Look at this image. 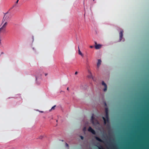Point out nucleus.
I'll use <instances>...</instances> for the list:
<instances>
[{"label": "nucleus", "instance_id": "4", "mask_svg": "<svg viewBox=\"0 0 149 149\" xmlns=\"http://www.w3.org/2000/svg\"><path fill=\"white\" fill-rule=\"evenodd\" d=\"M123 31H121L119 33V36H120V40H121L123 36Z\"/></svg>", "mask_w": 149, "mask_h": 149}, {"label": "nucleus", "instance_id": "27", "mask_svg": "<svg viewBox=\"0 0 149 149\" xmlns=\"http://www.w3.org/2000/svg\"><path fill=\"white\" fill-rule=\"evenodd\" d=\"M85 129H86V128L85 127L84 128V130H85Z\"/></svg>", "mask_w": 149, "mask_h": 149}, {"label": "nucleus", "instance_id": "3", "mask_svg": "<svg viewBox=\"0 0 149 149\" xmlns=\"http://www.w3.org/2000/svg\"><path fill=\"white\" fill-rule=\"evenodd\" d=\"M102 85L104 86V91H106L107 90V86L106 84L104 82V81L102 82Z\"/></svg>", "mask_w": 149, "mask_h": 149}, {"label": "nucleus", "instance_id": "17", "mask_svg": "<svg viewBox=\"0 0 149 149\" xmlns=\"http://www.w3.org/2000/svg\"><path fill=\"white\" fill-rule=\"evenodd\" d=\"M66 146L67 147H69V145H68V144H67V143H66Z\"/></svg>", "mask_w": 149, "mask_h": 149}, {"label": "nucleus", "instance_id": "23", "mask_svg": "<svg viewBox=\"0 0 149 149\" xmlns=\"http://www.w3.org/2000/svg\"><path fill=\"white\" fill-rule=\"evenodd\" d=\"M95 45H97V42H95Z\"/></svg>", "mask_w": 149, "mask_h": 149}, {"label": "nucleus", "instance_id": "24", "mask_svg": "<svg viewBox=\"0 0 149 149\" xmlns=\"http://www.w3.org/2000/svg\"><path fill=\"white\" fill-rule=\"evenodd\" d=\"M67 90H69V88L68 87L67 88Z\"/></svg>", "mask_w": 149, "mask_h": 149}, {"label": "nucleus", "instance_id": "6", "mask_svg": "<svg viewBox=\"0 0 149 149\" xmlns=\"http://www.w3.org/2000/svg\"><path fill=\"white\" fill-rule=\"evenodd\" d=\"M101 45H97L95 46V48L96 49H99L101 48Z\"/></svg>", "mask_w": 149, "mask_h": 149}, {"label": "nucleus", "instance_id": "29", "mask_svg": "<svg viewBox=\"0 0 149 149\" xmlns=\"http://www.w3.org/2000/svg\"><path fill=\"white\" fill-rule=\"evenodd\" d=\"M37 77H36V79H37Z\"/></svg>", "mask_w": 149, "mask_h": 149}, {"label": "nucleus", "instance_id": "8", "mask_svg": "<svg viewBox=\"0 0 149 149\" xmlns=\"http://www.w3.org/2000/svg\"><path fill=\"white\" fill-rule=\"evenodd\" d=\"M78 54L80 55L82 57H83L84 56L83 54H82V53L81 52L79 46L78 47Z\"/></svg>", "mask_w": 149, "mask_h": 149}, {"label": "nucleus", "instance_id": "10", "mask_svg": "<svg viewBox=\"0 0 149 149\" xmlns=\"http://www.w3.org/2000/svg\"><path fill=\"white\" fill-rule=\"evenodd\" d=\"M95 139L97 141H98L99 142H103L102 140L98 137H95Z\"/></svg>", "mask_w": 149, "mask_h": 149}, {"label": "nucleus", "instance_id": "1", "mask_svg": "<svg viewBox=\"0 0 149 149\" xmlns=\"http://www.w3.org/2000/svg\"><path fill=\"white\" fill-rule=\"evenodd\" d=\"M8 17L6 15V14L5 15L3 18V19L2 21V23H3V22H4L6 20V22H5L4 24L3 25V26H2L4 28L6 29V26L7 25V21H8Z\"/></svg>", "mask_w": 149, "mask_h": 149}, {"label": "nucleus", "instance_id": "21", "mask_svg": "<svg viewBox=\"0 0 149 149\" xmlns=\"http://www.w3.org/2000/svg\"><path fill=\"white\" fill-rule=\"evenodd\" d=\"M19 0H17V1H16V3H17L18 2V1H19Z\"/></svg>", "mask_w": 149, "mask_h": 149}, {"label": "nucleus", "instance_id": "16", "mask_svg": "<svg viewBox=\"0 0 149 149\" xmlns=\"http://www.w3.org/2000/svg\"><path fill=\"white\" fill-rule=\"evenodd\" d=\"M80 137H81V139L82 140H83L84 139V137L82 136H80Z\"/></svg>", "mask_w": 149, "mask_h": 149}, {"label": "nucleus", "instance_id": "19", "mask_svg": "<svg viewBox=\"0 0 149 149\" xmlns=\"http://www.w3.org/2000/svg\"><path fill=\"white\" fill-rule=\"evenodd\" d=\"M42 136H40L39 137V138H40V139H42Z\"/></svg>", "mask_w": 149, "mask_h": 149}, {"label": "nucleus", "instance_id": "7", "mask_svg": "<svg viewBox=\"0 0 149 149\" xmlns=\"http://www.w3.org/2000/svg\"><path fill=\"white\" fill-rule=\"evenodd\" d=\"M94 115H93V114L92 116H91V122L93 124H94Z\"/></svg>", "mask_w": 149, "mask_h": 149}, {"label": "nucleus", "instance_id": "13", "mask_svg": "<svg viewBox=\"0 0 149 149\" xmlns=\"http://www.w3.org/2000/svg\"><path fill=\"white\" fill-rule=\"evenodd\" d=\"M91 132L93 134H95V131L93 129L91 131Z\"/></svg>", "mask_w": 149, "mask_h": 149}, {"label": "nucleus", "instance_id": "25", "mask_svg": "<svg viewBox=\"0 0 149 149\" xmlns=\"http://www.w3.org/2000/svg\"><path fill=\"white\" fill-rule=\"evenodd\" d=\"M47 74H45V76H46L47 75Z\"/></svg>", "mask_w": 149, "mask_h": 149}, {"label": "nucleus", "instance_id": "22", "mask_svg": "<svg viewBox=\"0 0 149 149\" xmlns=\"http://www.w3.org/2000/svg\"><path fill=\"white\" fill-rule=\"evenodd\" d=\"M39 111L40 112V113H43V111Z\"/></svg>", "mask_w": 149, "mask_h": 149}, {"label": "nucleus", "instance_id": "12", "mask_svg": "<svg viewBox=\"0 0 149 149\" xmlns=\"http://www.w3.org/2000/svg\"><path fill=\"white\" fill-rule=\"evenodd\" d=\"M93 129L91 128V127H89L88 129V131L91 132Z\"/></svg>", "mask_w": 149, "mask_h": 149}, {"label": "nucleus", "instance_id": "18", "mask_svg": "<svg viewBox=\"0 0 149 149\" xmlns=\"http://www.w3.org/2000/svg\"><path fill=\"white\" fill-rule=\"evenodd\" d=\"M93 46H90V47L91 48H93Z\"/></svg>", "mask_w": 149, "mask_h": 149}, {"label": "nucleus", "instance_id": "9", "mask_svg": "<svg viewBox=\"0 0 149 149\" xmlns=\"http://www.w3.org/2000/svg\"><path fill=\"white\" fill-rule=\"evenodd\" d=\"M5 28L4 27H3L2 26L0 28V33L2 32H4L5 31Z\"/></svg>", "mask_w": 149, "mask_h": 149}, {"label": "nucleus", "instance_id": "5", "mask_svg": "<svg viewBox=\"0 0 149 149\" xmlns=\"http://www.w3.org/2000/svg\"><path fill=\"white\" fill-rule=\"evenodd\" d=\"M101 61L100 59H98V62L97 63V66L98 68H99L100 65L101 64Z\"/></svg>", "mask_w": 149, "mask_h": 149}, {"label": "nucleus", "instance_id": "28", "mask_svg": "<svg viewBox=\"0 0 149 149\" xmlns=\"http://www.w3.org/2000/svg\"><path fill=\"white\" fill-rule=\"evenodd\" d=\"M32 38H33V36L32 37Z\"/></svg>", "mask_w": 149, "mask_h": 149}, {"label": "nucleus", "instance_id": "26", "mask_svg": "<svg viewBox=\"0 0 149 149\" xmlns=\"http://www.w3.org/2000/svg\"><path fill=\"white\" fill-rule=\"evenodd\" d=\"M1 40L0 39V45L1 44Z\"/></svg>", "mask_w": 149, "mask_h": 149}, {"label": "nucleus", "instance_id": "20", "mask_svg": "<svg viewBox=\"0 0 149 149\" xmlns=\"http://www.w3.org/2000/svg\"><path fill=\"white\" fill-rule=\"evenodd\" d=\"M78 72H76L75 73V74L76 75L77 74Z\"/></svg>", "mask_w": 149, "mask_h": 149}, {"label": "nucleus", "instance_id": "11", "mask_svg": "<svg viewBox=\"0 0 149 149\" xmlns=\"http://www.w3.org/2000/svg\"><path fill=\"white\" fill-rule=\"evenodd\" d=\"M88 72L90 74L89 75H88V77L89 78H91L92 77V73L89 70L88 71Z\"/></svg>", "mask_w": 149, "mask_h": 149}, {"label": "nucleus", "instance_id": "15", "mask_svg": "<svg viewBox=\"0 0 149 149\" xmlns=\"http://www.w3.org/2000/svg\"><path fill=\"white\" fill-rule=\"evenodd\" d=\"M56 107V105H54V106H53L51 108V109L50 110V111L51 110H54L55 109V108Z\"/></svg>", "mask_w": 149, "mask_h": 149}, {"label": "nucleus", "instance_id": "30", "mask_svg": "<svg viewBox=\"0 0 149 149\" xmlns=\"http://www.w3.org/2000/svg\"><path fill=\"white\" fill-rule=\"evenodd\" d=\"M99 149H100V148H99Z\"/></svg>", "mask_w": 149, "mask_h": 149}, {"label": "nucleus", "instance_id": "14", "mask_svg": "<svg viewBox=\"0 0 149 149\" xmlns=\"http://www.w3.org/2000/svg\"><path fill=\"white\" fill-rule=\"evenodd\" d=\"M108 108H106L105 109V111L106 113H108Z\"/></svg>", "mask_w": 149, "mask_h": 149}, {"label": "nucleus", "instance_id": "2", "mask_svg": "<svg viewBox=\"0 0 149 149\" xmlns=\"http://www.w3.org/2000/svg\"><path fill=\"white\" fill-rule=\"evenodd\" d=\"M106 119L104 117H103L102 118L104 121V124H106L107 123V122L109 121V113H106Z\"/></svg>", "mask_w": 149, "mask_h": 149}]
</instances>
